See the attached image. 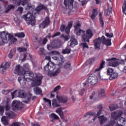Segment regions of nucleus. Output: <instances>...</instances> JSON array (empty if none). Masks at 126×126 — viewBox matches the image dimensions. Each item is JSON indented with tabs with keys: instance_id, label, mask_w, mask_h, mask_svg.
<instances>
[{
	"instance_id": "obj_38",
	"label": "nucleus",
	"mask_w": 126,
	"mask_h": 126,
	"mask_svg": "<svg viewBox=\"0 0 126 126\" xmlns=\"http://www.w3.org/2000/svg\"><path fill=\"white\" fill-rule=\"evenodd\" d=\"M98 96L100 97H104L105 96V90L101 89L98 94Z\"/></svg>"
},
{
	"instance_id": "obj_62",
	"label": "nucleus",
	"mask_w": 126,
	"mask_h": 126,
	"mask_svg": "<svg viewBox=\"0 0 126 126\" xmlns=\"http://www.w3.org/2000/svg\"><path fill=\"white\" fill-rule=\"evenodd\" d=\"M80 26H81L80 24H77L74 26L75 29H80L79 27H80Z\"/></svg>"
},
{
	"instance_id": "obj_25",
	"label": "nucleus",
	"mask_w": 126,
	"mask_h": 126,
	"mask_svg": "<svg viewBox=\"0 0 126 126\" xmlns=\"http://www.w3.org/2000/svg\"><path fill=\"white\" fill-rule=\"evenodd\" d=\"M71 43L70 44V47H73L75 46V45H77L78 44V42H77V40L75 39L74 37H72L71 39Z\"/></svg>"
},
{
	"instance_id": "obj_58",
	"label": "nucleus",
	"mask_w": 126,
	"mask_h": 126,
	"mask_svg": "<svg viewBox=\"0 0 126 126\" xmlns=\"http://www.w3.org/2000/svg\"><path fill=\"white\" fill-rule=\"evenodd\" d=\"M2 93L4 95H7L8 94V90H3L2 91Z\"/></svg>"
},
{
	"instance_id": "obj_2",
	"label": "nucleus",
	"mask_w": 126,
	"mask_h": 126,
	"mask_svg": "<svg viewBox=\"0 0 126 126\" xmlns=\"http://www.w3.org/2000/svg\"><path fill=\"white\" fill-rule=\"evenodd\" d=\"M26 10H29L28 13L26 15H24L22 17L27 22L28 24H30L32 26L35 25L36 21L35 20V17L32 14H36V12H40L42 9H47V7L44 5L41 6H38L34 10L33 8V6L31 4H28L27 6L25 8ZM32 12V14L31 13Z\"/></svg>"
},
{
	"instance_id": "obj_26",
	"label": "nucleus",
	"mask_w": 126,
	"mask_h": 126,
	"mask_svg": "<svg viewBox=\"0 0 126 126\" xmlns=\"http://www.w3.org/2000/svg\"><path fill=\"white\" fill-rule=\"evenodd\" d=\"M70 52H71V49L70 48V46H67L62 51V53L64 55H65V54H70Z\"/></svg>"
},
{
	"instance_id": "obj_56",
	"label": "nucleus",
	"mask_w": 126,
	"mask_h": 126,
	"mask_svg": "<svg viewBox=\"0 0 126 126\" xmlns=\"http://www.w3.org/2000/svg\"><path fill=\"white\" fill-rule=\"evenodd\" d=\"M81 46H82L83 48H87L88 49V45L86 43H81Z\"/></svg>"
},
{
	"instance_id": "obj_48",
	"label": "nucleus",
	"mask_w": 126,
	"mask_h": 126,
	"mask_svg": "<svg viewBox=\"0 0 126 126\" xmlns=\"http://www.w3.org/2000/svg\"><path fill=\"white\" fill-rule=\"evenodd\" d=\"M39 54H40V55H44L45 54V49H44V48H40L39 51H38Z\"/></svg>"
},
{
	"instance_id": "obj_23",
	"label": "nucleus",
	"mask_w": 126,
	"mask_h": 126,
	"mask_svg": "<svg viewBox=\"0 0 126 126\" xmlns=\"http://www.w3.org/2000/svg\"><path fill=\"white\" fill-rule=\"evenodd\" d=\"M113 12V8L112 7H108L107 9L105 10L104 11V14L105 16H109L111 13Z\"/></svg>"
},
{
	"instance_id": "obj_8",
	"label": "nucleus",
	"mask_w": 126,
	"mask_h": 126,
	"mask_svg": "<svg viewBox=\"0 0 126 126\" xmlns=\"http://www.w3.org/2000/svg\"><path fill=\"white\" fill-rule=\"evenodd\" d=\"M89 83L92 84V85H94L98 82V78H97V76L94 74H91L88 78Z\"/></svg>"
},
{
	"instance_id": "obj_1",
	"label": "nucleus",
	"mask_w": 126,
	"mask_h": 126,
	"mask_svg": "<svg viewBox=\"0 0 126 126\" xmlns=\"http://www.w3.org/2000/svg\"><path fill=\"white\" fill-rule=\"evenodd\" d=\"M15 70L18 75H24V77L26 78L27 81H32L31 84L32 87L41 85L43 76L39 74H36L35 78H34V73L30 71L29 64H24L23 67L21 66L20 65H17Z\"/></svg>"
},
{
	"instance_id": "obj_3",
	"label": "nucleus",
	"mask_w": 126,
	"mask_h": 126,
	"mask_svg": "<svg viewBox=\"0 0 126 126\" xmlns=\"http://www.w3.org/2000/svg\"><path fill=\"white\" fill-rule=\"evenodd\" d=\"M74 32L77 36H80L82 34V41L83 42H87L89 44V40L93 37V32L90 29L85 31L80 29H75Z\"/></svg>"
},
{
	"instance_id": "obj_40",
	"label": "nucleus",
	"mask_w": 126,
	"mask_h": 126,
	"mask_svg": "<svg viewBox=\"0 0 126 126\" xmlns=\"http://www.w3.org/2000/svg\"><path fill=\"white\" fill-rule=\"evenodd\" d=\"M107 75H110L114 72V69L112 68H108L107 69Z\"/></svg>"
},
{
	"instance_id": "obj_59",
	"label": "nucleus",
	"mask_w": 126,
	"mask_h": 126,
	"mask_svg": "<svg viewBox=\"0 0 126 126\" xmlns=\"http://www.w3.org/2000/svg\"><path fill=\"white\" fill-rule=\"evenodd\" d=\"M60 35H61V32H57L52 36V38H55V37H56V36H60Z\"/></svg>"
},
{
	"instance_id": "obj_24",
	"label": "nucleus",
	"mask_w": 126,
	"mask_h": 126,
	"mask_svg": "<svg viewBox=\"0 0 126 126\" xmlns=\"http://www.w3.org/2000/svg\"><path fill=\"white\" fill-rule=\"evenodd\" d=\"M99 121L100 122V124L102 126V125H104V123H106L107 122V118L103 116H100L98 117Z\"/></svg>"
},
{
	"instance_id": "obj_15",
	"label": "nucleus",
	"mask_w": 126,
	"mask_h": 126,
	"mask_svg": "<svg viewBox=\"0 0 126 126\" xmlns=\"http://www.w3.org/2000/svg\"><path fill=\"white\" fill-rule=\"evenodd\" d=\"M21 76H23L22 78L21 77H19L18 78V80L21 85L22 86H24L25 84H26V81L28 82H30V81H27V79L24 77V75H21Z\"/></svg>"
},
{
	"instance_id": "obj_55",
	"label": "nucleus",
	"mask_w": 126,
	"mask_h": 126,
	"mask_svg": "<svg viewBox=\"0 0 126 126\" xmlns=\"http://www.w3.org/2000/svg\"><path fill=\"white\" fill-rule=\"evenodd\" d=\"M65 29V26H64V25H61V26L60 27L61 31H62V32H63V31H64Z\"/></svg>"
},
{
	"instance_id": "obj_11",
	"label": "nucleus",
	"mask_w": 126,
	"mask_h": 126,
	"mask_svg": "<svg viewBox=\"0 0 126 126\" xmlns=\"http://www.w3.org/2000/svg\"><path fill=\"white\" fill-rule=\"evenodd\" d=\"M73 1H74V0H70L69 2H68L67 5H68V7L69 9H72V8H77L78 6V3Z\"/></svg>"
},
{
	"instance_id": "obj_44",
	"label": "nucleus",
	"mask_w": 126,
	"mask_h": 126,
	"mask_svg": "<svg viewBox=\"0 0 126 126\" xmlns=\"http://www.w3.org/2000/svg\"><path fill=\"white\" fill-rule=\"evenodd\" d=\"M18 51H19L20 53H21V52H26L27 49L24 47H19L18 48Z\"/></svg>"
},
{
	"instance_id": "obj_31",
	"label": "nucleus",
	"mask_w": 126,
	"mask_h": 126,
	"mask_svg": "<svg viewBox=\"0 0 126 126\" xmlns=\"http://www.w3.org/2000/svg\"><path fill=\"white\" fill-rule=\"evenodd\" d=\"M97 109H98V111L97 113V116H100L102 113V110H103V106H102V104L98 105L97 106Z\"/></svg>"
},
{
	"instance_id": "obj_14",
	"label": "nucleus",
	"mask_w": 126,
	"mask_h": 126,
	"mask_svg": "<svg viewBox=\"0 0 126 126\" xmlns=\"http://www.w3.org/2000/svg\"><path fill=\"white\" fill-rule=\"evenodd\" d=\"M34 41L35 42V43H38L40 45H45L46 43L48 42V39L45 38L43 40L41 38H38V37H35L34 39Z\"/></svg>"
},
{
	"instance_id": "obj_50",
	"label": "nucleus",
	"mask_w": 126,
	"mask_h": 126,
	"mask_svg": "<svg viewBox=\"0 0 126 126\" xmlns=\"http://www.w3.org/2000/svg\"><path fill=\"white\" fill-rule=\"evenodd\" d=\"M17 92V90H15L13 92L11 93V95L12 96V99H14V98L16 96V93Z\"/></svg>"
},
{
	"instance_id": "obj_61",
	"label": "nucleus",
	"mask_w": 126,
	"mask_h": 126,
	"mask_svg": "<svg viewBox=\"0 0 126 126\" xmlns=\"http://www.w3.org/2000/svg\"><path fill=\"white\" fill-rule=\"evenodd\" d=\"M18 11H20V12H21V13H22V11H23V8L22 7H18Z\"/></svg>"
},
{
	"instance_id": "obj_4",
	"label": "nucleus",
	"mask_w": 126,
	"mask_h": 126,
	"mask_svg": "<svg viewBox=\"0 0 126 126\" xmlns=\"http://www.w3.org/2000/svg\"><path fill=\"white\" fill-rule=\"evenodd\" d=\"M45 70L46 71H49L48 73V76H57L60 73V69H57L55 72H52L54 69L56 68V66L54 64H52V65H50V64L47 63L44 67Z\"/></svg>"
},
{
	"instance_id": "obj_36",
	"label": "nucleus",
	"mask_w": 126,
	"mask_h": 126,
	"mask_svg": "<svg viewBox=\"0 0 126 126\" xmlns=\"http://www.w3.org/2000/svg\"><path fill=\"white\" fill-rule=\"evenodd\" d=\"M50 118L51 119H54V120H59V119H60L59 116L54 113H52L50 115Z\"/></svg>"
},
{
	"instance_id": "obj_54",
	"label": "nucleus",
	"mask_w": 126,
	"mask_h": 126,
	"mask_svg": "<svg viewBox=\"0 0 126 126\" xmlns=\"http://www.w3.org/2000/svg\"><path fill=\"white\" fill-rule=\"evenodd\" d=\"M14 8V6L13 5H9L8 6V11L7 12L6 11V12H8L9 11L10 9H12Z\"/></svg>"
},
{
	"instance_id": "obj_32",
	"label": "nucleus",
	"mask_w": 126,
	"mask_h": 126,
	"mask_svg": "<svg viewBox=\"0 0 126 126\" xmlns=\"http://www.w3.org/2000/svg\"><path fill=\"white\" fill-rule=\"evenodd\" d=\"M126 122V119L121 117L117 120V125H122Z\"/></svg>"
},
{
	"instance_id": "obj_29",
	"label": "nucleus",
	"mask_w": 126,
	"mask_h": 126,
	"mask_svg": "<svg viewBox=\"0 0 126 126\" xmlns=\"http://www.w3.org/2000/svg\"><path fill=\"white\" fill-rule=\"evenodd\" d=\"M97 14H98V12H97V10H96V9H94L93 10V14L91 17V19H92V20H94L96 16H97Z\"/></svg>"
},
{
	"instance_id": "obj_60",
	"label": "nucleus",
	"mask_w": 126,
	"mask_h": 126,
	"mask_svg": "<svg viewBox=\"0 0 126 126\" xmlns=\"http://www.w3.org/2000/svg\"><path fill=\"white\" fill-rule=\"evenodd\" d=\"M70 0H64V4L65 6H67V3L69 2Z\"/></svg>"
},
{
	"instance_id": "obj_12",
	"label": "nucleus",
	"mask_w": 126,
	"mask_h": 126,
	"mask_svg": "<svg viewBox=\"0 0 126 126\" xmlns=\"http://www.w3.org/2000/svg\"><path fill=\"white\" fill-rule=\"evenodd\" d=\"M123 115V111L120 110L112 113L111 117L114 120H118Z\"/></svg>"
},
{
	"instance_id": "obj_16",
	"label": "nucleus",
	"mask_w": 126,
	"mask_h": 126,
	"mask_svg": "<svg viewBox=\"0 0 126 126\" xmlns=\"http://www.w3.org/2000/svg\"><path fill=\"white\" fill-rule=\"evenodd\" d=\"M47 48L49 51L55 49V48H59V45L58 44V42L53 41L51 44H48Z\"/></svg>"
},
{
	"instance_id": "obj_47",
	"label": "nucleus",
	"mask_w": 126,
	"mask_h": 126,
	"mask_svg": "<svg viewBox=\"0 0 126 126\" xmlns=\"http://www.w3.org/2000/svg\"><path fill=\"white\" fill-rule=\"evenodd\" d=\"M3 113H4L3 107L0 105V116H2V115H3Z\"/></svg>"
},
{
	"instance_id": "obj_34",
	"label": "nucleus",
	"mask_w": 126,
	"mask_h": 126,
	"mask_svg": "<svg viewBox=\"0 0 126 126\" xmlns=\"http://www.w3.org/2000/svg\"><path fill=\"white\" fill-rule=\"evenodd\" d=\"M5 115L6 116H7V117H9V118H11L14 116V113L11 111H6L5 112Z\"/></svg>"
},
{
	"instance_id": "obj_28",
	"label": "nucleus",
	"mask_w": 126,
	"mask_h": 126,
	"mask_svg": "<svg viewBox=\"0 0 126 126\" xmlns=\"http://www.w3.org/2000/svg\"><path fill=\"white\" fill-rule=\"evenodd\" d=\"M118 74L117 73V72H113L110 75L109 77V80H113V79H116V78H117V77H118Z\"/></svg>"
},
{
	"instance_id": "obj_19",
	"label": "nucleus",
	"mask_w": 126,
	"mask_h": 126,
	"mask_svg": "<svg viewBox=\"0 0 126 126\" xmlns=\"http://www.w3.org/2000/svg\"><path fill=\"white\" fill-rule=\"evenodd\" d=\"M10 65V63L9 62H6L4 64L3 63L1 64L0 66V68H2V70L3 72H4L5 71V70L7 69L8 67H9V66Z\"/></svg>"
},
{
	"instance_id": "obj_13",
	"label": "nucleus",
	"mask_w": 126,
	"mask_h": 126,
	"mask_svg": "<svg viewBox=\"0 0 126 126\" xmlns=\"http://www.w3.org/2000/svg\"><path fill=\"white\" fill-rule=\"evenodd\" d=\"M56 98L59 102H60V103H63V104H65V103H67V101H68V98H67V97L65 96H59L57 95L56 96Z\"/></svg>"
},
{
	"instance_id": "obj_7",
	"label": "nucleus",
	"mask_w": 126,
	"mask_h": 126,
	"mask_svg": "<svg viewBox=\"0 0 126 126\" xmlns=\"http://www.w3.org/2000/svg\"><path fill=\"white\" fill-rule=\"evenodd\" d=\"M120 63L124 64L125 63V60L121 61L118 59H111L110 60L109 65L110 66H118Z\"/></svg>"
},
{
	"instance_id": "obj_52",
	"label": "nucleus",
	"mask_w": 126,
	"mask_h": 126,
	"mask_svg": "<svg viewBox=\"0 0 126 126\" xmlns=\"http://www.w3.org/2000/svg\"><path fill=\"white\" fill-rule=\"evenodd\" d=\"M13 57V51L12 50H11L10 52V53L8 55V58L9 59H12V57Z\"/></svg>"
},
{
	"instance_id": "obj_37",
	"label": "nucleus",
	"mask_w": 126,
	"mask_h": 126,
	"mask_svg": "<svg viewBox=\"0 0 126 126\" xmlns=\"http://www.w3.org/2000/svg\"><path fill=\"white\" fill-rule=\"evenodd\" d=\"M118 108V105L117 104H112L110 106H109V109L110 111H115L116 109H117Z\"/></svg>"
},
{
	"instance_id": "obj_27",
	"label": "nucleus",
	"mask_w": 126,
	"mask_h": 126,
	"mask_svg": "<svg viewBox=\"0 0 126 126\" xmlns=\"http://www.w3.org/2000/svg\"><path fill=\"white\" fill-rule=\"evenodd\" d=\"M1 122L4 126H7L8 125V117L4 116L1 119Z\"/></svg>"
},
{
	"instance_id": "obj_10",
	"label": "nucleus",
	"mask_w": 126,
	"mask_h": 126,
	"mask_svg": "<svg viewBox=\"0 0 126 126\" xmlns=\"http://www.w3.org/2000/svg\"><path fill=\"white\" fill-rule=\"evenodd\" d=\"M50 24V18L46 17L45 19L39 25V28L45 29Z\"/></svg>"
},
{
	"instance_id": "obj_20",
	"label": "nucleus",
	"mask_w": 126,
	"mask_h": 126,
	"mask_svg": "<svg viewBox=\"0 0 126 126\" xmlns=\"http://www.w3.org/2000/svg\"><path fill=\"white\" fill-rule=\"evenodd\" d=\"M52 106L54 108H59V107H61L60 102L54 98L52 100Z\"/></svg>"
},
{
	"instance_id": "obj_46",
	"label": "nucleus",
	"mask_w": 126,
	"mask_h": 126,
	"mask_svg": "<svg viewBox=\"0 0 126 126\" xmlns=\"http://www.w3.org/2000/svg\"><path fill=\"white\" fill-rule=\"evenodd\" d=\"M60 89H61V86H58L54 89L53 91H52V93H54V92H57L59 91Z\"/></svg>"
},
{
	"instance_id": "obj_53",
	"label": "nucleus",
	"mask_w": 126,
	"mask_h": 126,
	"mask_svg": "<svg viewBox=\"0 0 126 126\" xmlns=\"http://www.w3.org/2000/svg\"><path fill=\"white\" fill-rule=\"evenodd\" d=\"M113 33H108V32H106L105 33V36H106V37H108V38H112V37H113Z\"/></svg>"
},
{
	"instance_id": "obj_6",
	"label": "nucleus",
	"mask_w": 126,
	"mask_h": 126,
	"mask_svg": "<svg viewBox=\"0 0 126 126\" xmlns=\"http://www.w3.org/2000/svg\"><path fill=\"white\" fill-rule=\"evenodd\" d=\"M18 93L19 97H20V98H25L23 102L26 104H29V102H30V99H31V97H32V94H29L26 95L25 92L24 90H19Z\"/></svg>"
},
{
	"instance_id": "obj_35",
	"label": "nucleus",
	"mask_w": 126,
	"mask_h": 126,
	"mask_svg": "<svg viewBox=\"0 0 126 126\" xmlns=\"http://www.w3.org/2000/svg\"><path fill=\"white\" fill-rule=\"evenodd\" d=\"M16 37H18L19 38H24L25 37V34L24 32H20V33H16L15 34Z\"/></svg>"
},
{
	"instance_id": "obj_43",
	"label": "nucleus",
	"mask_w": 126,
	"mask_h": 126,
	"mask_svg": "<svg viewBox=\"0 0 126 126\" xmlns=\"http://www.w3.org/2000/svg\"><path fill=\"white\" fill-rule=\"evenodd\" d=\"M71 66V64L69 63H66L64 65L63 67L65 68V69H67V68H69L70 66Z\"/></svg>"
},
{
	"instance_id": "obj_63",
	"label": "nucleus",
	"mask_w": 126,
	"mask_h": 126,
	"mask_svg": "<svg viewBox=\"0 0 126 126\" xmlns=\"http://www.w3.org/2000/svg\"><path fill=\"white\" fill-rule=\"evenodd\" d=\"M94 61H95V59L94 58H92V59H90L89 61H87V62H89V63H94Z\"/></svg>"
},
{
	"instance_id": "obj_30",
	"label": "nucleus",
	"mask_w": 126,
	"mask_h": 126,
	"mask_svg": "<svg viewBox=\"0 0 126 126\" xmlns=\"http://www.w3.org/2000/svg\"><path fill=\"white\" fill-rule=\"evenodd\" d=\"M33 91L36 94H41L42 93V90L38 87L34 88Z\"/></svg>"
},
{
	"instance_id": "obj_49",
	"label": "nucleus",
	"mask_w": 126,
	"mask_h": 126,
	"mask_svg": "<svg viewBox=\"0 0 126 126\" xmlns=\"http://www.w3.org/2000/svg\"><path fill=\"white\" fill-rule=\"evenodd\" d=\"M61 37H62V38H63L64 40V41H67V40H68V39H69V35H64L63 34L61 35Z\"/></svg>"
},
{
	"instance_id": "obj_51",
	"label": "nucleus",
	"mask_w": 126,
	"mask_h": 126,
	"mask_svg": "<svg viewBox=\"0 0 126 126\" xmlns=\"http://www.w3.org/2000/svg\"><path fill=\"white\" fill-rule=\"evenodd\" d=\"M29 1H30V0H23V1L22 2V5H25L26 4L29 2Z\"/></svg>"
},
{
	"instance_id": "obj_22",
	"label": "nucleus",
	"mask_w": 126,
	"mask_h": 126,
	"mask_svg": "<svg viewBox=\"0 0 126 126\" xmlns=\"http://www.w3.org/2000/svg\"><path fill=\"white\" fill-rule=\"evenodd\" d=\"M104 65H105V61L102 60L101 63H100V66L99 67H97L96 69H95V71H101L103 68H104Z\"/></svg>"
},
{
	"instance_id": "obj_45",
	"label": "nucleus",
	"mask_w": 126,
	"mask_h": 126,
	"mask_svg": "<svg viewBox=\"0 0 126 126\" xmlns=\"http://www.w3.org/2000/svg\"><path fill=\"white\" fill-rule=\"evenodd\" d=\"M5 110L7 111V112L9 111V110H10V106L8 104V101H7V102L6 103V105L5 106Z\"/></svg>"
},
{
	"instance_id": "obj_33",
	"label": "nucleus",
	"mask_w": 126,
	"mask_h": 126,
	"mask_svg": "<svg viewBox=\"0 0 126 126\" xmlns=\"http://www.w3.org/2000/svg\"><path fill=\"white\" fill-rule=\"evenodd\" d=\"M99 22L101 25V27L103 28L104 27V21H103V17H102V13H99Z\"/></svg>"
},
{
	"instance_id": "obj_17",
	"label": "nucleus",
	"mask_w": 126,
	"mask_h": 126,
	"mask_svg": "<svg viewBox=\"0 0 126 126\" xmlns=\"http://www.w3.org/2000/svg\"><path fill=\"white\" fill-rule=\"evenodd\" d=\"M101 38L98 37L93 40L95 49H99L101 45Z\"/></svg>"
},
{
	"instance_id": "obj_21",
	"label": "nucleus",
	"mask_w": 126,
	"mask_h": 126,
	"mask_svg": "<svg viewBox=\"0 0 126 126\" xmlns=\"http://www.w3.org/2000/svg\"><path fill=\"white\" fill-rule=\"evenodd\" d=\"M72 27V22H69L68 23V26L66 27L65 32L66 34H69V32H70V29Z\"/></svg>"
},
{
	"instance_id": "obj_39",
	"label": "nucleus",
	"mask_w": 126,
	"mask_h": 126,
	"mask_svg": "<svg viewBox=\"0 0 126 126\" xmlns=\"http://www.w3.org/2000/svg\"><path fill=\"white\" fill-rule=\"evenodd\" d=\"M43 100H44V101H45V102H46V103H47L48 104V105L50 106V107L52 106L51 100H50L46 97H44Z\"/></svg>"
},
{
	"instance_id": "obj_42",
	"label": "nucleus",
	"mask_w": 126,
	"mask_h": 126,
	"mask_svg": "<svg viewBox=\"0 0 126 126\" xmlns=\"http://www.w3.org/2000/svg\"><path fill=\"white\" fill-rule=\"evenodd\" d=\"M13 2L17 6H19L20 5V3L21 2V0H14Z\"/></svg>"
},
{
	"instance_id": "obj_18",
	"label": "nucleus",
	"mask_w": 126,
	"mask_h": 126,
	"mask_svg": "<svg viewBox=\"0 0 126 126\" xmlns=\"http://www.w3.org/2000/svg\"><path fill=\"white\" fill-rule=\"evenodd\" d=\"M101 40L102 43L106 46H111V45H112V43L111 42V39H106V38L104 36H102L101 37Z\"/></svg>"
},
{
	"instance_id": "obj_57",
	"label": "nucleus",
	"mask_w": 126,
	"mask_h": 126,
	"mask_svg": "<svg viewBox=\"0 0 126 126\" xmlns=\"http://www.w3.org/2000/svg\"><path fill=\"white\" fill-rule=\"evenodd\" d=\"M94 115L93 113H87L84 115V117L86 118L88 116H94Z\"/></svg>"
},
{
	"instance_id": "obj_9",
	"label": "nucleus",
	"mask_w": 126,
	"mask_h": 126,
	"mask_svg": "<svg viewBox=\"0 0 126 126\" xmlns=\"http://www.w3.org/2000/svg\"><path fill=\"white\" fill-rule=\"evenodd\" d=\"M22 108V103L17 100H14L13 101L12 104V109H13L14 111H15V110H21Z\"/></svg>"
},
{
	"instance_id": "obj_5",
	"label": "nucleus",
	"mask_w": 126,
	"mask_h": 126,
	"mask_svg": "<svg viewBox=\"0 0 126 126\" xmlns=\"http://www.w3.org/2000/svg\"><path fill=\"white\" fill-rule=\"evenodd\" d=\"M0 36L1 41L3 43H6L7 42V37H8L9 40H11L13 42H16L17 41V38L14 37L13 35L7 33V32H0Z\"/></svg>"
},
{
	"instance_id": "obj_64",
	"label": "nucleus",
	"mask_w": 126,
	"mask_h": 126,
	"mask_svg": "<svg viewBox=\"0 0 126 126\" xmlns=\"http://www.w3.org/2000/svg\"><path fill=\"white\" fill-rule=\"evenodd\" d=\"M124 2L125 3L123 4L122 8L126 9V0H125Z\"/></svg>"
},
{
	"instance_id": "obj_41",
	"label": "nucleus",
	"mask_w": 126,
	"mask_h": 126,
	"mask_svg": "<svg viewBox=\"0 0 126 126\" xmlns=\"http://www.w3.org/2000/svg\"><path fill=\"white\" fill-rule=\"evenodd\" d=\"M11 126H24V124H21L19 122H15Z\"/></svg>"
}]
</instances>
